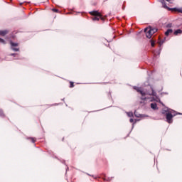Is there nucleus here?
Masks as SVG:
<instances>
[{
    "label": "nucleus",
    "instance_id": "1",
    "mask_svg": "<svg viewBox=\"0 0 182 182\" xmlns=\"http://www.w3.org/2000/svg\"><path fill=\"white\" fill-rule=\"evenodd\" d=\"M134 90H136L138 93H140L141 96H146V95H148L149 96H157V93L156 92V91H154V89L153 88V87H151V92H149V91L144 92L143 91L141 87H139L137 86H134Z\"/></svg>",
    "mask_w": 182,
    "mask_h": 182
},
{
    "label": "nucleus",
    "instance_id": "2",
    "mask_svg": "<svg viewBox=\"0 0 182 182\" xmlns=\"http://www.w3.org/2000/svg\"><path fill=\"white\" fill-rule=\"evenodd\" d=\"M159 2H161V4H162V6L165 9H168V11H175V12H181L182 13L181 9H180L170 8V7L167 6V4H166V0H159Z\"/></svg>",
    "mask_w": 182,
    "mask_h": 182
},
{
    "label": "nucleus",
    "instance_id": "3",
    "mask_svg": "<svg viewBox=\"0 0 182 182\" xmlns=\"http://www.w3.org/2000/svg\"><path fill=\"white\" fill-rule=\"evenodd\" d=\"M159 2H161V4H162V6L165 9H168V11H175V12H181L182 13L181 9H180L170 8V7L167 6V4H166V0H159Z\"/></svg>",
    "mask_w": 182,
    "mask_h": 182
},
{
    "label": "nucleus",
    "instance_id": "4",
    "mask_svg": "<svg viewBox=\"0 0 182 182\" xmlns=\"http://www.w3.org/2000/svg\"><path fill=\"white\" fill-rule=\"evenodd\" d=\"M177 112H176V111L174 110H171V112H168V113H166V121L168 122V123H173V117H174V116H176Z\"/></svg>",
    "mask_w": 182,
    "mask_h": 182
},
{
    "label": "nucleus",
    "instance_id": "5",
    "mask_svg": "<svg viewBox=\"0 0 182 182\" xmlns=\"http://www.w3.org/2000/svg\"><path fill=\"white\" fill-rule=\"evenodd\" d=\"M90 14L91 15H93V16H99V18H100V19H101V21H105V18L102 17V14L97 11H90Z\"/></svg>",
    "mask_w": 182,
    "mask_h": 182
},
{
    "label": "nucleus",
    "instance_id": "6",
    "mask_svg": "<svg viewBox=\"0 0 182 182\" xmlns=\"http://www.w3.org/2000/svg\"><path fill=\"white\" fill-rule=\"evenodd\" d=\"M144 32H145L146 36V38H148V39H150L151 38V36H153V33H151V30H149V28H145L144 30Z\"/></svg>",
    "mask_w": 182,
    "mask_h": 182
},
{
    "label": "nucleus",
    "instance_id": "7",
    "mask_svg": "<svg viewBox=\"0 0 182 182\" xmlns=\"http://www.w3.org/2000/svg\"><path fill=\"white\" fill-rule=\"evenodd\" d=\"M10 45L11 46L12 50H14V52H19V48H16V46H18L17 43H14V42L11 41Z\"/></svg>",
    "mask_w": 182,
    "mask_h": 182
},
{
    "label": "nucleus",
    "instance_id": "8",
    "mask_svg": "<svg viewBox=\"0 0 182 182\" xmlns=\"http://www.w3.org/2000/svg\"><path fill=\"white\" fill-rule=\"evenodd\" d=\"M7 30L0 31V36H5V35H7Z\"/></svg>",
    "mask_w": 182,
    "mask_h": 182
},
{
    "label": "nucleus",
    "instance_id": "9",
    "mask_svg": "<svg viewBox=\"0 0 182 182\" xmlns=\"http://www.w3.org/2000/svg\"><path fill=\"white\" fill-rule=\"evenodd\" d=\"M151 108L153 109L154 110H156V109H159L157 107V104L156 103H151Z\"/></svg>",
    "mask_w": 182,
    "mask_h": 182
},
{
    "label": "nucleus",
    "instance_id": "10",
    "mask_svg": "<svg viewBox=\"0 0 182 182\" xmlns=\"http://www.w3.org/2000/svg\"><path fill=\"white\" fill-rule=\"evenodd\" d=\"M170 33H173V29H168V30L165 32L166 36H168L170 35Z\"/></svg>",
    "mask_w": 182,
    "mask_h": 182
},
{
    "label": "nucleus",
    "instance_id": "11",
    "mask_svg": "<svg viewBox=\"0 0 182 182\" xmlns=\"http://www.w3.org/2000/svg\"><path fill=\"white\" fill-rule=\"evenodd\" d=\"M174 35H178V33H182V31L181 29H178L176 31H174Z\"/></svg>",
    "mask_w": 182,
    "mask_h": 182
},
{
    "label": "nucleus",
    "instance_id": "12",
    "mask_svg": "<svg viewBox=\"0 0 182 182\" xmlns=\"http://www.w3.org/2000/svg\"><path fill=\"white\" fill-rule=\"evenodd\" d=\"M149 31H151V33L152 35H154V33H156V32H157V28H149Z\"/></svg>",
    "mask_w": 182,
    "mask_h": 182
},
{
    "label": "nucleus",
    "instance_id": "13",
    "mask_svg": "<svg viewBox=\"0 0 182 182\" xmlns=\"http://www.w3.org/2000/svg\"><path fill=\"white\" fill-rule=\"evenodd\" d=\"M100 17L97 16H95V17L92 18V21H99Z\"/></svg>",
    "mask_w": 182,
    "mask_h": 182
},
{
    "label": "nucleus",
    "instance_id": "14",
    "mask_svg": "<svg viewBox=\"0 0 182 182\" xmlns=\"http://www.w3.org/2000/svg\"><path fill=\"white\" fill-rule=\"evenodd\" d=\"M127 116L129 117H133V112H127Z\"/></svg>",
    "mask_w": 182,
    "mask_h": 182
},
{
    "label": "nucleus",
    "instance_id": "15",
    "mask_svg": "<svg viewBox=\"0 0 182 182\" xmlns=\"http://www.w3.org/2000/svg\"><path fill=\"white\" fill-rule=\"evenodd\" d=\"M0 43H3V45H5V40L0 38Z\"/></svg>",
    "mask_w": 182,
    "mask_h": 182
},
{
    "label": "nucleus",
    "instance_id": "16",
    "mask_svg": "<svg viewBox=\"0 0 182 182\" xmlns=\"http://www.w3.org/2000/svg\"><path fill=\"white\" fill-rule=\"evenodd\" d=\"M150 42H151V46L152 47H154V45H155L154 41L153 40H150Z\"/></svg>",
    "mask_w": 182,
    "mask_h": 182
},
{
    "label": "nucleus",
    "instance_id": "17",
    "mask_svg": "<svg viewBox=\"0 0 182 182\" xmlns=\"http://www.w3.org/2000/svg\"><path fill=\"white\" fill-rule=\"evenodd\" d=\"M75 85H73V82H70V87H73Z\"/></svg>",
    "mask_w": 182,
    "mask_h": 182
},
{
    "label": "nucleus",
    "instance_id": "18",
    "mask_svg": "<svg viewBox=\"0 0 182 182\" xmlns=\"http://www.w3.org/2000/svg\"><path fill=\"white\" fill-rule=\"evenodd\" d=\"M0 116L4 117V112H2V110H0Z\"/></svg>",
    "mask_w": 182,
    "mask_h": 182
},
{
    "label": "nucleus",
    "instance_id": "19",
    "mask_svg": "<svg viewBox=\"0 0 182 182\" xmlns=\"http://www.w3.org/2000/svg\"><path fill=\"white\" fill-rule=\"evenodd\" d=\"M53 12H59V10L56 9H52Z\"/></svg>",
    "mask_w": 182,
    "mask_h": 182
},
{
    "label": "nucleus",
    "instance_id": "20",
    "mask_svg": "<svg viewBox=\"0 0 182 182\" xmlns=\"http://www.w3.org/2000/svg\"><path fill=\"white\" fill-rule=\"evenodd\" d=\"M164 43V41H159L160 46H161V45H163Z\"/></svg>",
    "mask_w": 182,
    "mask_h": 182
},
{
    "label": "nucleus",
    "instance_id": "21",
    "mask_svg": "<svg viewBox=\"0 0 182 182\" xmlns=\"http://www.w3.org/2000/svg\"><path fill=\"white\" fill-rule=\"evenodd\" d=\"M31 141L32 143H35V141H36V139H35V138H31Z\"/></svg>",
    "mask_w": 182,
    "mask_h": 182
},
{
    "label": "nucleus",
    "instance_id": "22",
    "mask_svg": "<svg viewBox=\"0 0 182 182\" xmlns=\"http://www.w3.org/2000/svg\"><path fill=\"white\" fill-rule=\"evenodd\" d=\"M129 122H130V123H133V122H134V119H133V118H131V119H129Z\"/></svg>",
    "mask_w": 182,
    "mask_h": 182
},
{
    "label": "nucleus",
    "instance_id": "23",
    "mask_svg": "<svg viewBox=\"0 0 182 182\" xmlns=\"http://www.w3.org/2000/svg\"><path fill=\"white\" fill-rule=\"evenodd\" d=\"M16 54L15 53H12V54H10L11 56H15Z\"/></svg>",
    "mask_w": 182,
    "mask_h": 182
},
{
    "label": "nucleus",
    "instance_id": "24",
    "mask_svg": "<svg viewBox=\"0 0 182 182\" xmlns=\"http://www.w3.org/2000/svg\"><path fill=\"white\" fill-rule=\"evenodd\" d=\"M134 114H135V116L136 117H140L141 116H137L136 114V112H134Z\"/></svg>",
    "mask_w": 182,
    "mask_h": 182
},
{
    "label": "nucleus",
    "instance_id": "25",
    "mask_svg": "<svg viewBox=\"0 0 182 182\" xmlns=\"http://www.w3.org/2000/svg\"><path fill=\"white\" fill-rule=\"evenodd\" d=\"M166 1H167V2H170V1H171V0H166Z\"/></svg>",
    "mask_w": 182,
    "mask_h": 182
},
{
    "label": "nucleus",
    "instance_id": "26",
    "mask_svg": "<svg viewBox=\"0 0 182 182\" xmlns=\"http://www.w3.org/2000/svg\"><path fill=\"white\" fill-rule=\"evenodd\" d=\"M154 100V98H153L151 100V102H153Z\"/></svg>",
    "mask_w": 182,
    "mask_h": 182
},
{
    "label": "nucleus",
    "instance_id": "27",
    "mask_svg": "<svg viewBox=\"0 0 182 182\" xmlns=\"http://www.w3.org/2000/svg\"><path fill=\"white\" fill-rule=\"evenodd\" d=\"M178 114H182L181 113H178Z\"/></svg>",
    "mask_w": 182,
    "mask_h": 182
}]
</instances>
